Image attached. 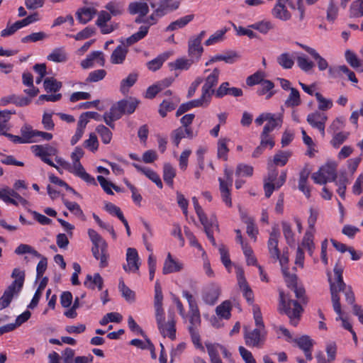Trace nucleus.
<instances>
[{"label": "nucleus", "mask_w": 363, "mask_h": 363, "mask_svg": "<svg viewBox=\"0 0 363 363\" xmlns=\"http://www.w3.org/2000/svg\"><path fill=\"white\" fill-rule=\"evenodd\" d=\"M290 94L285 101V106L286 107H295L298 106L301 104L299 91L295 89L291 88Z\"/></svg>", "instance_id": "obj_36"}, {"label": "nucleus", "mask_w": 363, "mask_h": 363, "mask_svg": "<svg viewBox=\"0 0 363 363\" xmlns=\"http://www.w3.org/2000/svg\"><path fill=\"white\" fill-rule=\"evenodd\" d=\"M47 59L55 62H64L67 61V57L64 48H59L54 49Z\"/></svg>", "instance_id": "obj_35"}, {"label": "nucleus", "mask_w": 363, "mask_h": 363, "mask_svg": "<svg viewBox=\"0 0 363 363\" xmlns=\"http://www.w3.org/2000/svg\"><path fill=\"white\" fill-rule=\"evenodd\" d=\"M194 18V15L190 14L182 17L173 22H172L166 28L165 31H173L179 28L185 27L189 22H191Z\"/></svg>", "instance_id": "obj_26"}, {"label": "nucleus", "mask_w": 363, "mask_h": 363, "mask_svg": "<svg viewBox=\"0 0 363 363\" xmlns=\"http://www.w3.org/2000/svg\"><path fill=\"white\" fill-rule=\"evenodd\" d=\"M228 141L227 138H220L218 142L217 156L225 161L228 160V153L229 152V149L227 147Z\"/></svg>", "instance_id": "obj_45"}, {"label": "nucleus", "mask_w": 363, "mask_h": 363, "mask_svg": "<svg viewBox=\"0 0 363 363\" xmlns=\"http://www.w3.org/2000/svg\"><path fill=\"white\" fill-rule=\"evenodd\" d=\"M150 7L155 11V15L161 17L176 11L180 5L177 0H147Z\"/></svg>", "instance_id": "obj_3"}, {"label": "nucleus", "mask_w": 363, "mask_h": 363, "mask_svg": "<svg viewBox=\"0 0 363 363\" xmlns=\"http://www.w3.org/2000/svg\"><path fill=\"white\" fill-rule=\"evenodd\" d=\"M97 11L93 7H82L77 10L76 16L79 23L86 24L96 14Z\"/></svg>", "instance_id": "obj_15"}, {"label": "nucleus", "mask_w": 363, "mask_h": 363, "mask_svg": "<svg viewBox=\"0 0 363 363\" xmlns=\"http://www.w3.org/2000/svg\"><path fill=\"white\" fill-rule=\"evenodd\" d=\"M291 155L290 151L279 150L273 157V163L276 166L283 167L286 164Z\"/></svg>", "instance_id": "obj_34"}, {"label": "nucleus", "mask_w": 363, "mask_h": 363, "mask_svg": "<svg viewBox=\"0 0 363 363\" xmlns=\"http://www.w3.org/2000/svg\"><path fill=\"white\" fill-rule=\"evenodd\" d=\"M43 87L48 93H56L62 87V83L54 77H46L43 82Z\"/></svg>", "instance_id": "obj_29"}, {"label": "nucleus", "mask_w": 363, "mask_h": 363, "mask_svg": "<svg viewBox=\"0 0 363 363\" xmlns=\"http://www.w3.org/2000/svg\"><path fill=\"white\" fill-rule=\"evenodd\" d=\"M220 294V287L215 283L208 284L203 290L202 298L208 305H214Z\"/></svg>", "instance_id": "obj_8"}, {"label": "nucleus", "mask_w": 363, "mask_h": 363, "mask_svg": "<svg viewBox=\"0 0 363 363\" xmlns=\"http://www.w3.org/2000/svg\"><path fill=\"white\" fill-rule=\"evenodd\" d=\"M350 16L351 18L363 16V5L357 0L354 1L350 6Z\"/></svg>", "instance_id": "obj_57"}, {"label": "nucleus", "mask_w": 363, "mask_h": 363, "mask_svg": "<svg viewBox=\"0 0 363 363\" xmlns=\"http://www.w3.org/2000/svg\"><path fill=\"white\" fill-rule=\"evenodd\" d=\"M118 45L111 55L110 61L113 65H120L123 63L128 52V48L125 45L124 41H120Z\"/></svg>", "instance_id": "obj_11"}, {"label": "nucleus", "mask_w": 363, "mask_h": 363, "mask_svg": "<svg viewBox=\"0 0 363 363\" xmlns=\"http://www.w3.org/2000/svg\"><path fill=\"white\" fill-rule=\"evenodd\" d=\"M96 62L101 67L104 66L105 58L101 51H93L89 54L81 62V66L83 69H88L94 65V62Z\"/></svg>", "instance_id": "obj_9"}, {"label": "nucleus", "mask_w": 363, "mask_h": 363, "mask_svg": "<svg viewBox=\"0 0 363 363\" xmlns=\"http://www.w3.org/2000/svg\"><path fill=\"white\" fill-rule=\"evenodd\" d=\"M176 176L175 169L169 164L165 163L163 167L164 181L170 186H173V179Z\"/></svg>", "instance_id": "obj_39"}, {"label": "nucleus", "mask_w": 363, "mask_h": 363, "mask_svg": "<svg viewBox=\"0 0 363 363\" xmlns=\"http://www.w3.org/2000/svg\"><path fill=\"white\" fill-rule=\"evenodd\" d=\"M294 342L303 351L308 349H312L313 345V340L308 335H302L301 337L295 339Z\"/></svg>", "instance_id": "obj_58"}, {"label": "nucleus", "mask_w": 363, "mask_h": 363, "mask_svg": "<svg viewBox=\"0 0 363 363\" xmlns=\"http://www.w3.org/2000/svg\"><path fill=\"white\" fill-rule=\"evenodd\" d=\"M277 62L284 69H291L294 65V60L289 53L284 52L277 57Z\"/></svg>", "instance_id": "obj_53"}, {"label": "nucleus", "mask_w": 363, "mask_h": 363, "mask_svg": "<svg viewBox=\"0 0 363 363\" xmlns=\"http://www.w3.org/2000/svg\"><path fill=\"white\" fill-rule=\"evenodd\" d=\"M208 104L209 101L205 98H203V96H201L199 99H194L186 103L182 104L176 112V116L178 117L182 115L192 108L206 106L208 105Z\"/></svg>", "instance_id": "obj_10"}, {"label": "nucleus", "mask_w": 363, "mask_h": 363, "mask_svg": "<svg viewBox=\"0 0 363 363\" xmlns=\"http://www.w3.org/2000/svg\"><path fill=\"white\" fill-rule=\"evenodd\" d=\"M349 133L339 132L335 133L330 141V144L335 148H338L348 138Z\"/></svg>", "instance_id": "obj_60"}, {"label": "nucleus", "mask_w": 363, "mask_h": 363, "mask_svg": "<svg viewBox=\"0 0 363 363\" xmlns=\"http://www.w3.org/2000/svg\"><path fill=\"white\" fill-rule=\"evenodd\" d=\"M48 282V278L47 277L42 278L30 304L28 306V307L29 308L33 309L35 307H37L39 300L40 299V297L42 296L43 291L46 287Z\"/></svg>", "instance_id": "obj_23"}, {"label": "nucleus", "mask_w": 363, "mask_h": 363, "mask_svg": "<svg viewBox=\"0 0 363 363\" xmlns=\"http://www.w3.org/2000/svg\"><path fill=\"white\" fill-rule=\"evenodd\" d=\"M279 311L289 317L292 325L296 326L303 308L298 301L292 300L290 295L285 294L283 291H279Z\"/></svg>", "instance_id": "obj_1"}, {"label": "nucleus", "mask_w": 363, "mask_h": 363, "mask_svg": "<svg viewBox=\"0 0 363 363\" xmlns=\"http://www.w3.org/2000/svg\"><path fill=\"white\" fill-rule=\"evenodd\" d=\"M236 276L238 280V284L239 286L240 289L242 291V294L244 293L248 292V290H252L250 285L248 284L245 277L244 270L241 267H238L236 271Z\"/></svg>", "instance_id": "obj_37"}, {"label": "nucleus", "mask_w": 363, "mask_h": 363, "mask_svg": "<svg viewBox=\"0 0 363 363\" xmlns=\"http://www.w3.org/2000/svg\"><path fill=\"white\" fill-rule=\"evenodd\" d=\"M318 171L328 182H335L337 178L335 167L332 164H326L323 166Z\"/></svg>", "instance_id": "obj_30"}, {"label": "nucleus", "mask_w": 363, "mask_h": 363, "mask_svg": "<svg viewBox=\"0 0 363 363\" xmlns=\"http://www.w3.org/2000/svg\"><path fill=\"white\" fill-rule=\"evenodd\" d=\"M103 118L107 125L111 128H114L115 125L113 121L120 119L121 116L112 107H111L109 111L104 113Z\"/></svg>", "instance_id": "obj_50"}, {"label": "nucleus", "mask_w": 363, "mask_h": 363, "mask_svg": "<svg viewBox=\"0 0 363 363\" xmlns=\"http://www.w3.org/2000/svg\"><path fill=\"white\" fill-rule=\"evenodd\" d=\"M92 247H99L101 249L100 267H106L108 265V255L106 253L107 244L104 240L101 242H92Z\"/></svg>", "instance_id": "obj_38"}, {"label": "nucleus", "mask_w": 363, "mask_h": 363, "mask_svg": "<svg viewBox=\"0 0 363 363\" xmlns=\"http://www.w3.org/2000/svg\"><path fill=\"white\" fill-rule=\"evenodd\" d=\"M309 172L306 170H302L299 174L298 189L302 191L307 198L311 196V190L306 186Z\"/></svg>", "instance_id": "obj_33"}, {"label": "nucleus", "mask_w": 363, "mask_h": 363, "mask_svg": "<svg viewBox=\"0 0 363 363\" xmlns=\"http://www.w3.org/2000/svg\"><path fill=\"white\" fill-rule=\"evenodd\" d=\"M283 234L286 239V243L289 245H292L294 244V234L292 231L291 225L286 222L283 221L281 223Z\"/></svg>", "instance_id": "obj_51"}, {"label": "nucleus", "mask_w": 363, "mask_h": 363, "mask_svg": "<svg viewBox=\"0 0 363 363\" xmlns=\"http://www.w3.org/2000/svg\"><path fill=\"white\" fill-rule=\"evenodd\" d=\"M84 285L91 290L97 287L98 289L101 291L104 286V279L99 273H95L94 276L87 274L84 281Z\"/></svg>", "instance_id": "obj_17"}, {"label": "nucleus", "mask_w": 363, "mask_h": 363, "mask_svg": "<svg viewBox=\"0 0 363 363\" xmlns=\"http://www.w3.org/2000/svg\"><path fill=\"white\" fill-rule=\"evenodd\" d=\"M139 101L134 98L124 99L113 104L111 107L119 114L121 118L123 115H130L135 112L139 104Z\"/></svg>", "instance_id": "obj_5"}, {"label": "nucleus", "mask_w": 363, "mask_h": 363, "mask_svg": "<svg viewBox=\"0 0 363 363\" xmlns=\"http://www.w3.org/2000/svg\"><path fill=\"white\" fill-rule=\"evenodd\" d=\"M218 182L222 200L228 207H230L232 206V200L230 187L232 186L226 185L224 179L220 177L218 178Z\"/></svg>", "instance_id": "obj_27"}, {"label": "nucleus", "mask_w": 363, "mask_h": 363, "mask_svg": "<svg viewBox=\"0 0 363 363\" xmlns=\"http://www.w3.org/2000/svg\"><path fill=\"white\" fill-rule=\"evenodd\" d=\"M167 58H168L167 55H166V54L160 55L157 56L156 58L149 61L147 63V67L150 70H151L152 72H155V71L158 70L162 67V65L167 60Z\"/></svg>", "instance_id": "obj_42"}, {"label": "nucleus", "mask_w": 363, "mask_h": 363, "mask_svg": "<svg viewBox=\"0 0 363 363\" xmlns=\"http://www.w3.org/2000/svg\"><path fill=\"white\" fill-rule=\"evenodd\" d=\"M329 282H330V291L331 294V301L333 303V307L334 311L337 315H342V311L341 308V304H340V297L338 294V293L340 291L337 289V287L335 285V283L331 281V279L329 278Z\"/></svg>", "instance_id": "obj_13"}, {"label": "nucleus", "mask_w": 363, "mask_h": 363, "mask_svg": "<svg viewBox=\"0 0 363 363\" xmlns=\"http://www.w3.org/2000/svg\"><path fill=\"white\" fill-rule=\"evenodd\" d=\"M335 184L338 186V189L337 190V194L342 199H345V191L347 184L348 182V179L346 175V173L341 174L338 179L335 181Z\"/></svg>", "instance_id": "obj_46"}, {"label": "nucleus", "mask_w": 363, "mask_h": 363, "mask_svg": "<svg viewBox=\"0 0 363 363\" xmlns=\"http://www.w3.org/2000/svg\"><path fill=\"white\" fill-rule=\"evenodd\" d=\"M194 60L192 59L179 58L174 62H169V67L171 70L176 69H184L187 70L191 65L193 64Z\"/></svg>", "instance_id": "obj_32"}, {"label": "nucleus", "mask_w": 363, "mask_h": 363, "mask_svg": "<svg viewBox=\"0 0 363 363\" xmlns=\"http://www.w3.org/2000/svg\"><path fill=\"white\" fill-rule=\"evenodd\" d=\"M272 16L281 21H289L291 17V13L287 10L286 5L276 4L272 10Z\"/></svg>", "instance_id": "obj_20"}, {"label": "nucleus", "mask_w": 363, "mask_h": 363, "mask_svg": "<svg viewBox=\"0 0 363 363\" xmlns=\"http://www.w3.org/2000/svg\"><path fill=\"white\" fill-rule=\"evenodd\" d=\"M189 325L188 329L192 328L194 330H198L201 323V314L199 307L189 310L188 313Z\"/></svg>", "instance_id": "obj_25"}, {"label": "nucleus", "mask_w": 363, "mask_h": 363, "mask_svg": "<svg viewBox=\"0 0 363 363\" xmlns=\"http://www.w3.org/2000/svg\"><path fill=\"white\" fill-rule=\"evenodd\" d=\"M334 274L336 277V286L339 291H344L348 286H346V284L343 281L342 272L343 268L337 263L334 267Z\"/></svg>", "instance_id": "obj_40"}, {"label": "nucleus", "mask_w": 363, "mask_h": 363, "mask_svg": "<svg viewBox=\"0 0 363 363\" xmlns=\"http://www.w3.org/2000/svg\"><path fill=\"white\" fill-rule=\"evenodd\" d=\"M37 130H33L30 125L25 124L21 128V137L24 143H37L36 138Z\"/></svg>", "instance_id": "obj_24"}, {"label": "nucleus", "mask_w": 363, "mask_h": 363, "mask_svg": "<svg viewBox=\"0 0 363 363\" xmlns=\"http://www.w3.org/2000/svg\"><path fill=\"white\" fill-rule=\"evenodd\" d=\"M23 84L28 86V89H24V93L28 94L30 98H33L39 93L38 88L35 87L33 84V77L30 72H24L22 75Z\"/></svg>", "instance_id": "obj_14"}, {"label": "nucleus", "mask_w": 363, "mask_h": 363, "mask_svg": "<svg viewBox=\"0 0 363 363\" xmlns=\"http://www.w3.org/2000/svg\"><path fill=\"white\" fill-rule=\"evenodd\" d=\"M285 182L281 181L279 179L274 182H265L264 184V189L265 196L269 198L272 194L274 189H279Z\"/></svg>", "instance_id": "obj_55"}, {"label": "nucleus", "mask_w": 363, "mask_h": 363, "mask_svg": "<svg viewBox=\"0 0 363 363\" xmlns=\"http://www.w3.org/2000/svg\"><path fill=\"white\" fill-rule=\"evenodd\" d=\"M219 74L220 70L218 68H215L212 73L206 77L205 83L202 86L201 96L209 102L211 95L214 93L213 87L218 84Z\"/></svg>", "instance_id": "obj_6"}, {"label": "nucleus", "mask_w": 363, "mask_h": 363, "mask_svg": "<svg viewBox=\"0 0 363 363\" xmlns=\"http://www.w3.org/2000/svg\"><path fill=\"white\" fill-rule=\"evenodd\" d=\"M201 43L199 42L198 40L190 38L188 43V53L189 55L194 58L195 57L196 60L198 61L203 52V48L201 45Z\"/></svg>", "instance_id": "obj_19"}, {"label": "nucleus", "mask_w": 363, "mask_h": 363, "mask_svg": "<svg viewBox=\"0 0 363 363\" xmlns=\"http://www.w3.org/2000/svg\"><path fill=\"white\" fill-rule=\"evenodd\" d=\"M228 29L224 28L222 30H217L214 34L211 35L208 39L205 41V45L207 46L211 45L223 40V35L227 32Z\"/></svg>", "instance_id": "obj_63"}, {"label": "nucleus", "mask_w": 363, "mask_h": 363, "mask_svg": "<svg viewBox=\"0 0 363 363\" xmlns=\"http://www.w3.org/2000/svg\"><path fill=\"white\" fill-rule=\"evenodd\" d=\"M11 277L15 279L5 289L0 298V311L7 308L10 305L14 295L18 294L21 291L25 281L26 273L25 271L15 268Z\"/></svg>", "instance_id": "obj_2"}, {"label": "nucleus", "mask_w": 363, "mask_h": 363, "mask_svg": "<svg viewBox=\"0 0 363 363\" xmlns=\"http://www.w3.org/2000/svg\"><path fill=\"white\" fill-rule=\"evenodd\" d=\"M63 203L67 207L68 210H69L72 213H73L75 216L80 218H84V214L81 209L79 205L76 202H71L67 200H63Z\"/></svg>", "instance_id": "obj_61"}, {"label": "nucleus", "mask_w": 363, "mask_h": 363, "mask_svg": "<svg viewBox=\"0 0 363 363\" xmlns=\"http://www.w3.org/2000/svg\"><path fill=\"white\" fill-rule=\"evenodd\" d=\"M31 150L33 153L40 160L50 166H55L54 162L50 160L48 156H55L57 154V150L48 145H35L31 146Z\"/></svg>", "instance_id": "obj_4"}, {"label": "nucleus", "mask_w": 363, "mask_h": 363, "mask_svg": "<svg viewBox=\"0 0 363 363\" xmlns=\"http://www.w3.org/2000/svg\"><path fill=\"white\" fill-rule=\"evenodd\" d=\"M126 261L128 262V270L136 272L139 269L140 263L137 250L135 248L129 247L127 250ZM123 269L128 271V267L124 265Z\"/></svg>", "instance_id": "obj_12"}, {"label": "nucleus", "mask_w": 363, "mask_h": 363, "mask_svg": "<svg viewBox=\"0 0 363 363\" xmlns=\"http://www.w3.org/2000/svg\"><path fill=\"white\" fill-rule=\"evenodd\" d=\"M196 214L201 223L203 225L204 231H206L207 228L211 229L214 228L216 230H219L218 224L216 217L211 218L210 220H208L203 211L198 212Z\"/></svg>", "instance_id": "obj_28"}, {"label": "nucleus", "mask_w": 363, "mask_h": 363, "mask_svg": "<svg viewBox=\"0 0 363 363\" xmlns=\"http://www.w3.org/2000/svg\"><path fill=\"white\" fill-rule=\"evenodd\" d=\"M155 309V318L160 333L165 336L164 333V316L162 306H154Z\"/></svg>", "instance_id": "obj_44"}, {"label": "nucleus", "mask_w": 363, "mask_h": 363, "mask_svg": "<svg viewBox=\"0 0 363 363\" xmlns=\"http://www.w3.org/2000/svg\"><path fill=\"white\" fill-rule=\"evenodd\" d=\"M183 266L182 263L176 262L172 257L170 253H168L167 258L164 262L162 268V273L167 274L173 272H179L182 269Z\"/></svg>", "instance_id": "obj_18"}, {"label": "nucleus", "mask_w": 363, "mask_h": 363, "mask_svg": "<svg viewBox=\"0 0 363 363\" xmlns=\"http://www.w3.org/2000/svg\"><path fill=\"white\" fill-rule=\"evenodd\" d=\"M106 74V72L104 69H97L91 72L89 74L88 77L86 79V82H97L102 80Z\"/></svg>", "instance_id": "obj_64"}, {"label": "nucleus", "mask_w": 363, "mask_h": 363, "mask_svg": "<svg viewBox=\"0 0 363 363\" xmlns=\"http://www.w3.org/2000/svg\"><path fill=\"white\" fill-rule=\"evenodd\" d=\"M105 9L110 12V14L116 16L123 13V4L121 2L113 1L106 4Z\"/></svg>", "instance_id": "obj_49"}, {"label": "nucleus", "mask_w": 363, "mask_h": 363, "mask_svg": "<svg viewBox=\"0 0 363 363\" xmlns=\"http://www.w3.org/2000/svg\"><path fill=\"white\" fill-rule=\"evenodd\" d=\"M231 304L229 301H223L218 306L216 309V314L225 319H229L230 317Z\"/></svg>", "instance_id": "obj_41"}, {"label": "nucleus", "mask_w": 363, "mask_h": 363, "mask_svg": "<svg viewBox=\"0 0 363 363\" xmlns=\"http://www.w3.org/2000/svg\"><path fill=\"white\" fill-rule=\"evenodd\" d=\"M119 291L121 292L122 296L128 301H135V292L129 289L124 283L122 279H120L118 284Z\"/></svg>", "instance_id": "obj_47"}, {"label": "nucleus", "mask_w": 363, "mask_h": 363, "mask_svg": "<svg viewBox=\"0 0 363 363\" xmlns=\"http://www.w3.org/2000/svg\"><path fill=\"white\" fill-rule=\"evenodd\" d=\"M280 233L278 227L275 225L272 227V231L269 235V238L267 242V247L270 257L275 261L279 259L280 251L278 248L279 238Z\"/></svg>", "instance_id": "obj_7"}, {"label": "nucleus", "mask_w": 363, "mask_h": 363, "mask_svg": "<svg viewBox=\"0 0 363 363\" xmlns=\"http://www.w3.org/2000/svg\"><path fill=\"white\" fill-rule=\"evenodd\" d=\"M250 28L259 31L262 34H267L274 28V24L269 21H262L249 26Z\"/></svg>", "instance_id": "obj_43"}, {"label": "nucleus", "mask_w": 363, "mask_h": 363, "mask_svg": "<svg viewBox=\"0 0 363 363\" xmlns=\"http://www.w3.org/2000/svg\"><path fill=\"white\" fill-rule=\"evenodd\" d=\"M327 120V116L318 111L309 113L306 118L308 124L313 128H317L321 125L325 124Z\"/></svg>", "instance_id": "obj_16"}, {"label": "nucleus", "mask_w": 363, "mask_h": 363, "mask_svg": "<svg viewBox=\"0 0 363 363\" xmlns=\"http://www.w3.org/2000/svg\"><path fill=\"white\" fill-rule=\"evenodd\" d=\"M177 107V104L174 103L169 100H163L162 102L160 104L159 107V113L162 117L164 118L168 112H170L174 110Z\"/></svg>", "instance_id": "obj_52"}, {"label": "nucleus", "mask_w": 363, "mask_h": 363, "mask_svg": "<svg viewBox=\"0 0 363 363\" xmlns=\"http://www.w3.org/2000/svg\"><path fill=\"white\" fill-rule=\"evenodd\" d=\"M252 174L253 167L252 166L243 163L238 164L235 170L237 177H251Z\"/></svg>", "instance_id": "obj_56"}, {"label": "nucleus", "mask_w": 363, "mask_h": 363, "mask_svg": "<svg viewBox=\"0 0 363 363\" xmlns=\"http://www.w3.org/2000/svg\"><path fill=\"white\" fill-rule=\"evenodd\" d=\"M315 96L318 101V109L320 111H326L333 106V101L330 99H327L319 93H315Z\"/></svg>", "instance_id": "obj_59"}, {"label": "nucleus", "mask_w": 363, "mask_h": 363, "mask_svg": "<svg viewBox=\"0 0 363 363\" xmlns=\"http://www.w3.org/2000/svg\"><path fill=\"white\" fill-rule=\"evenodd\" d=\"M138 75L136 74H130L125 79L121 82L120 90L123 94L126 93L129 88L133 86L137 81Z\"/></svg>", "instance_id": "obj_48"}, {"label": "nucleus", "mask_w": 363, "mask_h": 363, "mask_svg": "<svg viewBox=\"0 0 363 363\" xmlns=\"http://www.w3.org/2000/svg\"><path fill=\"white\" fill-rule=\"evenodd\" d=\"M148 2H132L128 6V11L130 14H139L145 16L149 12Z\"/></svg>", "instance_id": "obj_21"}, {"label": "nucleus", "mask_w": 363, "mask_h": 363, "mask_svg": "<svg viewBox=\"0 0 363 363\" xmlns=\"http://www.w3.org/2000/svg\"><path fill=\"white\" fill-rule=\"evenodd\" d=\"M314 231L307 230L304 234L302 240V246L306 247L308 254L311 256L315 249V244L313 242Z\"/></svg>", "instance_id": "obj_31"}, {"label": "nucleus", "mask_w": 363, "mask_h": 363, "mask_svg": "<svg viewBox=\"0 0 363 363\" xmlns=\"http://www.w3.org/2000/svg\"><path fill=\"white\" fill-rule=\"evenodd\" d=\"M95 33V28L91 27H86L76 35H70V37L74 38L76 40H82L87 39Z\"/></svg>", "instance_id": "obj_62"}, {"label": "nucleus", "mask_w": 363, "mask_h": 363, "mask_svg": "<svg viewBox=\"0 0 363 363\" xmlns=\"http://www.w3.org/2000/svg\"><path fill=\"white\" fill-rule=\"evenodd\" d=\"M261 330L255 328L252 331L247 333L245 335V343L248 346L257 347L262 340Z\"/></svg>", "instance_id": "obj_22"}, {"label": "nucleus", "mask_w": 363, "mask_h": 363, "mask_svg": "<svg viewBox=\"0 0 363 363\" xmlns=\"http://www.w3.org/2000/svg\"><path fill=\"white\" fill-rule=\"evenodd\" d=\"M96 132L99 134L102 142L104 144H108L112 138L111 131L104 125H99L96 128Z\"/></svg>", "instance_id": "obj_54"}]
</instances>
